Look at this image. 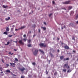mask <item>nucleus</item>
Returning a JSON list of instances; mask_svg holds the SVG:
<instances>
[{
    "mask_svg": "<svg viewBox=\"0 0 78 78\" xmlns=\"http://www.w3.org/2000/svg\"><path fill=\"white\" fill-rule=\"evenodd\" d=\"M63 60H64V61H65L66 60V58H64V59Z\"/></svg>",
    "mask_w": 78,
    "mask_h": 78,
    "instance_id": "09e8293b",
    "label": "nucleus"
},
{
    "mask_svg": "<svg viewBox=\"0 0 78 78\" xmlns=\"http://www.w3.org/2000/svg\"><path fill=\"white\" fill-rule=\"evenodd\" d=\"M25 69L24 68H23L22 69H20V70L22 72H23Z\"/></svg>",
    "mask_w": 78,
    "mask_h": 78,
    "instance_id": "f8f14e48",
    "label": "nucleus"
},
{
    "mask_svg": "<svg viewBox=\"0 0 78 78\" xmlns=\"http://www.w3.org/2000/svg\"><path fill=\"white\" fill-rule=\"evenodd\" d=\"M19 43H20V40H19Z\"/></svg>",
    "mask_w": 78,
    "mask_h": 78,
    "instance_id": "e2e57ef3",
    "label": "nucleus"
},
{
    "mask_svg": "<svg viewBox=\"0 0 78 78\" xmlns=\"http://www.w3.org/2000/svg\"><path fill=\"white\" fill-rule=\"evenodd\" d=\"M32 64L33 65H35L36 64H35V63L34 62L32 63Z\"/></svg>",
    "mask_w": 78,
    "mask_h": 78,
    "instance_id": "f704fd0d",
    "label": "nucleus"
},
{
    "mask_svg": "<svg viewBox=\"0 0 78 78\" xmlns=\"http://www.w3.org/2000/svg\"><path fill=\"white\" fill-rule=\"evenodd\" d=\"M13 35H14V36H15V34H13Z\"/></svg>",
    "mask_w": 78,
    "mask_h": 78,
    "instance_id": "69168bd1",
    "label": "nucleus"
},
{
    "mask_svg": "<svg viewBox=\"0 0 78 78\" xmlns=\"http://www.w3.org/2000/svg\"><path fill=\"white\" fill-rule=\"evenodd\" d=\"M72 39L73 40H74L75 41L76 40H75V37H73L72 38Z\"/></svg>",
    "mask_w": 78,
    "mask_h": 78,
    "instance_id": "412c9836",
    "label": "nucleus"
},
{
    "mask_svg": "<svg viewBox=\"0 0 78 78\" xmlns=\"http://www.w3.org/2000/svg\"><path fill=\"white\" fill-rule=\"evenodd\" d=\"M63 71L65 72H66V69H63Z\"/></svg>",
    "mask_w": 78,
    "mask_h": 78,
    "instance_id": "b1692460",
    "label": "nucleus"
},
{
    "mask_svg": "<svg viewBox=\"0 0 78 78\" xmlns=\"http://www.w3.org/2000/svg\"><path fill=\"white\" fill-rule=\"evenodd\" d=\"M71 72V71L70 69L68 70L67 71V73L70 72Z\"/></svg>",
    "mask_w": 78,
    "mask_h": 78,
    "instance_id": "4be33fe9",
    "label": "nucleus"
},
{
    "mask_svg": "<svg viewBox=\"0 0 78 78\" xmlns=\"http://www.w3.org/2000/svg\"><path fill=\"white\" fill-rule=\"evenodd\" d=\"M65 68L66 67L67 69H69L70 67L69 66H68V63H67L66 64H65L63 66Z\"/></svg>",
    "mask_w": 78,
    "mask_h": 78,
    "instance_id": "7ed1b4c3",
    "label": "nucleus"
},
{
    "mask_svg": "<svg viewBox=\"0 0 78 78\" xmlns=\"http://www.w3.org/2000/svg\"><path fill=\"white\" fill-rule=\"evenodd\" d=\"M12 27H15L14 25H13L12 26Z\"/></svg>",
    "mask_w": 78,
    "mask_h": 78,
    "instance_id": "4d7b16f0",
    "label": "nucleus"
},
{
    "mask_svg": "<svg viewBox=\"0 0 78 78\" xmlns=\"http://www.w3.org/2000/svg\"><path fill=\"white\" fill-rule=\"evenodd\" d=\"M3 34H6V35H8V33H7V32H4Z\"/></svg>",
    "mask_w": 78,
    "mask_h": 78,
    "instance_id": "dca6fc26",
    "label": "nucleus"
},
{
    "mask_svg": "<svg viewBox=\"0 0 78 78\" xmlns=\"http://www.w3.org/2000/svg\"><path fill=\"white\" fill-rule=\"evenodd\" d=\"M44 24H45V25H46V23H45V22H44Z\"/></svg>",
    "mask_w": 78,
    "mask_h": 78,
    "instance_id": "49530a36",
    "label": "nucleus"
},
{
    "mask_svg": "<svg viewBox=\"0 0 78 78\" xmlns=\"http://www.w3.org/2000/svg\"><path fill=\"white\" fill-rule=\"evenodd\" d=\"M53 14L52 13H51L49 15V16L50 17Z\"/></svg>",
    "mask_w": 78,
    "mask_h": 78,
    "instance_id": "bb28decb",
    "label": "nucleus"
},
{
    "mask_svg": "<svg viewBox=\"0 0 78 78\" xmlns=\"http://www.w3.org/2000/svg\"><path fill=\"white\" fill-rule=\"evenodd\" d=\"M38 31H39V33H40L41 30H40V29H39L38 30Z\"/></svg>",
    "mask_w": 78,
    "mask_h": 78,
    "instance_id": "37998d69",
    "label": "nucleus"
},
{
    "mask_svg": "<svg viewBox=\"0 0 78 78\" xmlns=\"http://www.w3.org/2000/svg\"><path fill=\"white\" fill-rule=\"evenodd\" d=\"M6 72L7 73H11V71H10V70H9V69H7L6 70Z\"/></svg>",
    "mask_w": 78,
    "mask_h": 78,
    "instance_id": "4468645a",
    "label": "nucleus"
},
{
    "mask_svg": "<svg viewBox=\"0 0 78 78\" xmlns=\"http://www.w3.org/2000/svg\"><path fill=\"white\" fill-rule=\"evenodd\" d=\"M39 45L40 47H45L47 46V44H45L44 43H40L39 44Z\"/></svg>",
    "mask_w": 78,
    "mask_h": 78,
    "instance_id": "f03ea898",
    "label": "nucleus"
},
{
    "mask_svg": "<svg viewBox=\"0 0 78 78\" xmlns=\"http://www.w3.org/2000/svg\"><path fill=\"white\" fill-rule=\"evenodd\" d=\"M57 39H58V40H59V38H57Z\"/></svg>",
    "mask_w": 78,
    "mask_h": 78,
    "instance_id": "052dcab7",
    "label": "nucleus"
},
{
    "mask_svg": "<svg viewBox=\"0 0 78 78\" xmlns=\"http://www.w3.org/2000/svg\"><path fill=\"white\" fill-rule=\"evenodd\" d=\"M2 67L0 68V70L1 72H2Z\"/></svg>",
    "mask_w": 78,
    "mask_h": 78,
    "instance_id": "c85d7f7f",
    "label": "nucleus"
},
{
    "mask_svg": "<svg viewBox=\"0 0 78 78\" xmlns=\"http://www.w3.org/2000/svg\"><path fill=\"white\" fill-rule=\"evenodd\" d=\"M6 66H7V67H8V66H9V65L8 64H6Z\"/></svg>",
    "mask_w": 78,
    "mask_h": 78,
    "instance_id": "4c0bfd02",
    "label": "nucleus"
},
{
    "mask_svg": "<svg viewBox=\"0 0 78 78\" xmlns=\"http://www.w3.org/2000/svg\"><path fill=\"white\" fill-rule=\"evenodd\" d=\"M73 52H74V53H76V51H75V50L73 51Z\"/></svg>",
    "mask_w": 78,
    "mask_h": 78,
    "instance_id": "8fccbe9b",
    "label": "nucleus"
},
{
    "mask_svg": "<svg viewBox=\"0 0 78 78\" xmlns=\"http://www.w3.org/2000/svg\"><path fill=\"white\" fill-rule=\"evenodd\" d=\"M10 18L9 17H8L7 18H5V20L6 21H8V20H9V19H10Z\"/></svg>",
    "mask_w": 78,
    "mask_h": 78,
    "instance_id": "0eeeda50",
    "label": "nucleus"
},
{
    "mask_svg": "<svg viewBox=\"0 0 78 78\" xmlns=\"http://www.w3.org/2000/svg\"><path fill=\"white\" fill-rule=\"evenodd\" d=\"M57 51L58 52H59L60 51L58 49V50H57Z\"/></svg>",
    "mask_w": 78,
    "mask_h": 78,
    "instance_id": "3c124183",
    "label": "nucleus"
},
{
    "mask_svg": "<svg viewBox=\"0 0 78 78\" xmlns=\"http://www.w3.org/2000/svg\"><path fill=\"white\" fill-rule=\"evenodd\" d=\"M64 48L66 49H68L69 48V47L67 45H66L64 47Z\"/></svg>",
    "mask_w": 78,
    "mask_h": 78,
    "instance_id": "6e6552de",
    "label": "nucleus"
},
{
    "mask_svg": "<svg viewBox=\"0 0 78 78\" xmlns=\"http://www.w3.org/2000/svg\"><path fill=\"white\" fill-rule=\"evenodd\" d=\"M1 73H3V74H2V76H3L4 75V74H3V72H1Z\"/></svg>",
    "mask_w": 78,
    "mask_h": 78,
    "instance_id": "e433bc0d",
    "label": "nucleus"
},
{
    "mask_svg": "<svg viewBox=\"0 0 78 78\" xmlns=\"http://www.w3.org/2000/svg\"><path fill=\"white\" fill-rule=\"evenodd\" d=\"M57 74V73L56 72H55V73H54V75H56Z\"/></svg>",
    "mask_w": 78,
    "mask_h": 78,
    "instance_id": "58836bf2",
    "label": "nucleus"
},
{
    "mask_svg": "<svg viewBox=\"0 0 78 78\" xmlns=\"http://www.w3.org/2000/svg\"><path fill=\"white\" fill-rule=\"evenodd\" d=\"M15 31H18V30H19V29H15Z\"/></svg>",
    "mask_w": 78,
    "mask_h": 78,
    "instance_id": "72a5a7b5",
    "label": "nucleus"
},
{
    "mask_svg": "<svg viewBox=\"0 0 78 78\" xmlns=\"http://www.w3.org/2000/svg\"><path fill=\"white\" fill-rule=\"evenodd\" d=\"M12 35H9V37H12Z\"/></svg>",
    "mask_w": 78,
    "mask_h": 78,
    "instance_id": "473e14b6",
    "label": "nucleus"
},
{
    "mask_svg": "<svg viewBox=\"0 0 78 78\" xmlns=\"http://www.w3.org/2000/svg\"><path fill=\"white\" fill-rule=\"evenodd\" d=\"M23 40L24 41H27V39H23Z\"/></svg>",
    "mask_w": 78,
    "mask_h": 78,
    "instance_id": "2f4dec72",
    "label": "nucleus"
},
{
    "mask_svg": "<svg viewBox=\"0 0 78 78\" xmlns=\"http://www.w3.org/2000/svg\"><path fill=\"white\" fill-rule=\"evenodd\" d=\"M73 11H72V12H71L70 13V15H71L72 14H71L72 13H73Z\"/></svg>",
    "mask_w": 78,
    "mask_h": 78,
    "instance_id": "c03bdc74",
    "label": "nucleus"
},
{
    "mask_svg": "<svg viewBox=\"0 0 78 78\" xmlns=\"http://www.w3.org/2000/svg\"><path fill=\"white\" fill-rule=\"evenodd\" d=\"M64 56H62L60 57V59L61 60H62L64 58Z\"/></svg>",
    "mask_w": 78,
    "mask_h": 78,
    "instance_id": "9d476101",
    "label": "nucleus"
},
{
    "mask_svg": "<svg viewBox=\"0 0 78 78\" xmlns=\"http://www.w3.org/2000/svg\"><path fill=\"white\" fill-rule=\"evenodd\" d=\"M14 54L13 53H11V55H13Z\"/></svg>",
    "mask_w": 78,
    "mask_h": 78,
    "instance_id": "864d4df0",
    "label": "nucleus"
},
{
    "mask_svg": "<svg viewBox=\"0 0 78 78\" xmlns=\"http://www.w3.org/2000/svg\"><path fill=\"white\" fill-rule=\"evenodd\" d=\"M72 8V6H69V10H70Z\"/></svg>",
    "mask_w": 78,
    "mask_h": 78,
    "instance_id": "a211bd4d",
    "label": "nucleus"
},
{
    "mask_svg": "<svg viewBox=\"0 0 78 78\" xmlns=\"http://www.w3.org/2000/svg\"><path fill=\"white\" fill-rule=\"evenodd\" d=\"M27 46L28 47H31V44H29L28 45H27Z\"/></svg>",
    "mask_w": 78,
    "mask_h": 78,
    "instance_id": "5701e85b",
    "label": "nucleus"
},
{
    "mask_svg": "<svg viewBox=\"0 0 78 78\" xmlns=\"http://www.w3.org/2000/svg\"><path fill=\"white\" fill-rule=\"evenodd\" d=\"M34 50V48L32 49V51L33 52V53L34 55L35 56H36L37 55L38 53V50L37 49H35V51L34 52H33V51Z\"/></svg>",
    "mask_w": 78,
    "mask_h": 78,
    "instance_id": "f257e3e1",
    "label": "nucleus"
},
{
    "mask_svg": "<svg viewBox=\"0 0 78 78\" xmlns=\"http://www.w3.org/2000/svg\"><path fill=\"white\" fill-rule=\"evenodd\" d=\"M26 27H25V26H23L20 28V29L22 30V29L25 28Z\"/></svg>",
    "mask_w": 78,
    "mask_h": 78,
    "instance_id": "ddd939ff",
    "label": "nucleus"
},
{
    "mask_svg": "<svg viewBox=\"0 0 78 78\" xmlns=\"http://www.w3.org/2000/svg\"><path fill=\"white\" fill-rule=\"evenodd\" d=\"M12 75L13 76H17L16 75H15V74H12Z\"/></svg>",
    "mask_w": 78,
    "mask_h": 78,
    "instance_id": "cd10ccee",
    "label": "nucleus"
},
{
    "mask_svg": "<svg viewBox=\"0 0 78 78\" xmlns=\"http://www.w3.org/2000/svg\"><path fill=\"white\" fill-rule=\"evenodd\" d=\"M41 29H43L44 30H46V28L45 27H41Z\"/></svg>",
    "mask_w": 78,
    "mask_h": 78,
    "instance_id": "f3484780",
    "label": "nucleus"
},
{
    "mask_svg": "<svg viewBox=\"0 0 78 78\" xmlns=\"http://www.w3.org/2000/svg\"><path fill=\"white\" fill-rule=\"evenodd\" d=\"M76 19H77L78 18V16H76Z\"/></svg>",
    "mask_w": 78,
    "mask_h": 78,
    "instance_id": "79ce46f5",
    "label": "nucleus"
},
{
    "mask_svg": "<svg viewBox=\"0 0 78 78\" xmlns=\"http://www.w3.org/2000/svg\"><path fill=\"white\" fill-rule=\"evenodd\" d=\"M6 30L7 31H9V28L8 27H7L6 28Z\"/></svg>",
    "mask_w": 78,
    "mask_h": 78,
    "instance_id": "2eb2a0df",
    "label": "nucleus"
},
{
    "mask_svg": "<svg viewBox=\"0 0 78 78\" xmlns=\"http://www.w3.org/2000/svg\"><path fill=\"white\" fill-rule=\"evenodd\" d=\"M50 55H51V57H54L53 55L52 54H51Z\"/></svg>",
    "mask_w": 78,
    "mask_h": 78,
    "instance_id": "c756f323",
    "label": "nucleus"
},
{
    "mask_svg": "<svg viewBox=\"0 0 78 78\" xmlns=\"http://www.w3.org/2000/svg\"><path fill=\"white\" fill-rule=\"evenodd\" d=\"M69 58H66V60H69Z\"/></svg>",
    "mask_w": 78,
    "mask_h": 78,
    "instance_id": "de8ad7c7",
    "label": "nucleus"
},
{
    "mask_svg": "<svg viewBox=\"0 0 78 78\" xmlns=\"http://www.w3.org/2000/svg\"><path fill=\"white\" fill-rule=\"evenodd\" d=\"M2 61L3 62H3V60H2Z\"/></svg>",
    "mask_w": 78,
    "mask_h": 78,
    "instance_id": "6e6d98bb",
    "label": "nucleus"
},
{
    "mask_svg": "<svg viewBox=\"0 0 78 78\" xmlns=\"http://www.w3.org/2000/svg\"><path fill=\"white\" fill-rule=\"evenodd\" d=\"M48 78H51L50 77H50H48Z\"/></svg>",
    "mask_w": 78,
    "mask_h": 78,
    "instance_id": "680f3d73",
    "label": "nucleus"
},
{
    "mask_svg": "<svg viewBox=\"0 0 78 78\" xmlns=\"http://www.w3.org/2000/svg\"><path fill=\"white\" fill-rule=\"evenodd\" d=\"M13 30H14V28H11V31H13Z\"/></svg>",
    "mask_w": 78,
    "mask_h": 78,
    "instance_id": "c9c22d12",
    "label": "nucleus"
},
{
    "mask_svg": "<svg viewBox=\"0 0 78 78\" xmlns=\"http://www.w3.org/2000/svg\"><path fill=\"white\" fill-rule=\"evenodd\" d=\"M52 3H53V4H55V2L54 1H53Z\"/></svg>",
    "mask_w": 78,
    "mask_h": 78,
    "instance_id": "a19ab883",
    "label": "nucleus"
},
{
    "mask_svg": "<svg viewBox=\"0 0 78 78\" xmlns=\"http://www.w3.org/2000/svg\"><path fill=\"white\" fill-rule=\"evenodd\" d=\"M13 42H16V43H17V41H14Z\"/></svg>",
    "mask_w": 78,
    "mask_h": 78,
    "instance_id": "13d9d810",
    "label": "nucleus"
},
{
    "mask_svg": "<svg viewBox=\"0 0 78 78\" xmlns=\"http://www.w3.org/2000/svg\"><path fill=\"white\" fill-rule=\"evenodd\" d=\"M76 23L77 24H78V21H77L76 22Z\"/></svg>",
    "mask_w": 78,
    "mask_h": 78,
    "instance_id": "603ef678",
    "label": "nucleus"
},
{
    "mask_svg": "<svg viewBox=\"0 0 78 78\" xmlns=\"http://www.w3.org/2000/svg\"><path fill=\"white\" fill-rule=\"evenodd\" d=\"M20 44L23 45H24V43L22 42V40H20Z\"/></svg>",
    "mask_w": 78,
    "mask_h": 78,
    "instance_id": "423d86ee",
    "label": "nucleus"
},
{
    "mask_svg": "<svg viewBox=\"0 0 78 78\" xmlns=\"http://www.w3.org/2000/svg\"><path fill=\"white\" fill-rule=\"evenodd\" d=\"M21 78H25V76H24L22 75L21 76Z\"/></svg>",
    "mask_w": 78,
    "mask_h": 78,
    "instance_id": "393cba45",
    "label": "nucleus"
},
{
    "mask_svg": "<svg viewBox=\"0 0 78 78\" xmlns=\"http://www.w3.org/2000/svg\"><path fill=\"white\" fill-rule=\"evenodd\" d=\"M9 44V41H8L7 42V44H5V45H8V44Z\"/></svg>",
    "mask_w": 78,
    "mask_h": 78,
    "instance_id": "aec40b11",
    "label": "nucleus"
},
{
    "mask_svg": "<svg viewBox=\"0 0 78 78\" xmlns=\"http://www.w3.org/2000/svg\"><path fill=\"white\" fill-rule=\"evenodd\" d=\"M70 1H66L65 2H63L62 3L64 4H69Z\"/></svg>",
    "mask_w": 78,
    "mask_h": 78,
    "instance_id": "20e7f679",
    "label": "nucleus"
},
{
    "mask_svg": "<svg viewBox=\"0 0 78 78\" xmlns=\"http://www.w3.org/2000/svg\"><path fill=\"white\" fill-rule=\"evenodd\" d=\"M46 74H48V72L47 70L46 71Z\"/></svg>",
    "mask_w": 78,
    "mask_h": 78,
    "instance_id": "7c9ffc66",
    "label": "nucleus"
},
{
    "mask_svg": "<svg viewBox=\"0 0 78 78\" xmlns=\"http://www.w3.org/2000/svg\"><path fill=\"white\" fill-rule=\"evenodd\" d=\"M13 78H16V77H14Z\"/></svg>",
    "mask_w": 78,
    "mask_h": 78,
    "instance_id": "774afa93",
    "label": "nucleus"
},
{
    "mask_svg": "<svg viewBox=\"0 0 78 78\" xmlns=\"http://www.w3.org/2000/svg\"><path fill=\"white\" fill-rule=\"evenodd\" d=\"M39 51L42 53V54L43 55L44 54V52L41 49H39Z\"/></svg>",
    "mask_w": 78,
    "mask_h": 78,
    "instance_id": "1a4fd4ad",
    "label": "nucleus"
},
{
    "mask_svg": "<svg viewBox=\"0 0 78 78\" xmlns=\"http://www.w3.org/2000/svg\"><path fill=\"white\" fill-rule=\"evenodd\" d=\"M10 64L11 65V66H12V67H15V65H16V64H15V63H10Z\"/></svg>",
    "mask_w": 78,
    "mask_h": 78,
    "instance_id": "39448f33",
    "label": "nucleus"
},
{
    "mask_svg": "<svg viewBox=\"0 0 78 78\" xmlns=\"http://www.w3.org/2000/svg\"><path fill=\"white\" fill-rule=\"evenodd\" d=\"M23 36L24 37H26V35L24 34Z\"/></svg>",
    "mask_w": 78,
    "mask_h": 78,
    "instance_id": "ea45409f",
    "label": "nucleus"
},
{
    "mask_svg": "<svg viewBox=\"0 0 78 78\" xmlns=\"http://www.w3.org/2000/svg\"><path fill=\"white\" fill-rule=\"evenodd\" d=\"M64 28H66V26H64Z\"/></svg>",
    "mask_w": 78,
    "mask_h": 78,
    "instance_id": "bf43d9fd",
    "label": "nucleus"
},
{
    "mask_svg": "<svg viewBox=\"0 0 78 78\" xmlns=\"http://www.w3.org/2000/svg\"><path fill=\"white\" fill-rule=\"evenodd\" d=\"M14 51H17V50L16 49H15L14 50Z\"/></svg>",
    "mask_w": 78,
    "mask_h": 78,
    "instance_id": "5fc2aeb1",
    "label": "nucleus"
},
{
    "mask_svg": "<svg viewBox=\"0 0 78 78\" xmlns=\"http://www.w3.org/2000/svg\"><path fill=\"white\" fill-rule=\"evenodd\" d=\"M15 61H18V59H17V58H15Z\"/></svg>",
    "mask_w": 78,
    "mask_h": 78,
    "instance_id": "a878e982",
    "label": "nucleus"
},
{
    "mask_svg": "<svg viewBox=\"0 0 78 78\" xmlns=\"http://www.w3.org/2000/svg\"><path fill=\"white\" fill-rule=\"evenodd\" d=\"M9 55H11V52H9Z\"/></svg>",
    "mask_w": 78,
    "mask_h": 78,
    "instance_id": "a18cd8bd",
    "label": "nucleus"
},
{
    "mask_svg": "<svg viewBox=\"0 0 78 78\" xmlns=\"http://www.w3.org/2000/svg\"><path fill=\"white\" fill-rule=\"evenodd\" d=\"M31 40L30 39H29V40H28V43H30L31 42Z\"/></svg>",
    "mask_w": 78,
    "mask_h": 78,
    "instance_id": "6ab92c4d",
    "label": "nucleus"
},
{
    "mask_svg": "<svg viewBox=\"0 0 78 78\" xmlns=\"http://www.w3.org/2000/svg\"><path fill=\"white\" fill-rule=\"evenodd\" d=\"M62 29H63V28L62 27Z\"/></svg>",
    "mask_w": 78,
    "mask_h": 78,
    "instance_id": "0e129e2a",
    "label": "nucleus"
},
{
    "mask_svg": "<svg viewBox=\"0 0 78 78\" xmlns=\"http://www.w3.org/2000/svg\"><path fill=\"white\" fill-rule=\"evenodd\" d=\"M30 34L31 33V31H30Z\"/></svg>",
    "mask_w": 78,
    "mask_h": 78,
    "instance_id": "338daca9",
    "label": "nucleus"
},
{
    "mask_svg": "<svg viewBox=\"0 0 78 78\" xmlns=\"http://www.w3.org/2000/svg\"><path fill=\"white\" fill-rule=\"evenodd\" d=\"M2 7L3 8H5V9H6V8H6V7H8V6L7 5H3L2 6Z\"/></svg>",
    "mask_w": 78,
    "mask_h": 78,
    "instance_id": "9b49d317",
    "label": "nucleus"
}]
</instances>
